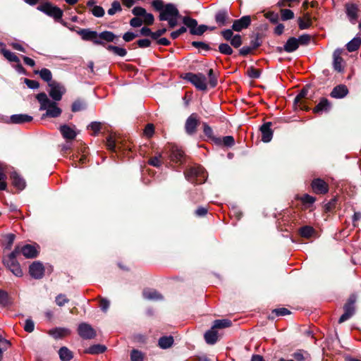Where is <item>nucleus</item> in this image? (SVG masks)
<instances>
[{
    "mask_svg": "<svg viewBox=\"0 0 361 361\" xmlns=\"http://www.w3.org/2000/svg\"><path fill=\"white\" fill-rule=\"evenodd\" d=\"M179 18V11L173 4H165L164 9L161 11L159 16L161 21L168 22L170 28H173L178 25Z\"/></svg>",
    "mask_w": 361,
    "mask_h": 361,
    "instance_id": "1",
    "label": "nucleus"
},
{
    "mask_svg": "<svg viewBox=\"0 0 361 361\" xmlns=\"http://www.w3.org/2000/svg\"><path fill=\"white\" fill-rule=\"evenodd\" d=\"M37 99L40 103V110H46V116L53 118L58 117L61 114V109L58 107L56 103L50 100L45 93L37 95Z\"/></svg>",
    "mask_w": 361,
    "mask_h": 361,
    "instance_id": "2",
    "label": "nucleus"
},
{
    "mask_svg": "<svg viewBox=\"0 0 361 361\" xmlns=\"http://www.w3.org/2000/svg\"><path fill=\"white\" fill-rule=\"evenodd\" d=\"M19 253L20 246L18 245L16 247L15 250L4 260L6 267L15 276L18 277L23 276V271L20 268V265L16 260V257Z\"/></svg>",
    "mask_w": 361,
    "mask_h": 361,
    "instance_id": "3",
    "label": "nucleus"
},
{
    "mask_svg": "<svg viewBox=\"0 0 361 361\" xmlns=\"http://www.w3.org/2000/svg\"><path fill=\"white\" fill-rule=\"evenodd\" d=\"M37 9L50 17H52L56 20H61L63 14V11L60 8L52 5L49 2H44L42 4L37 6Z\"/></svg>",
    "mask_w": 361,
    "mask_h": 361,
    "instance_id": "4",
    "label": "nucleus"
},
{
    "mask_svg": "<svg viewBox=\"0 0 361 361\" xmlns=\"http://www.w3.org/2000/svg\"><path fill=\"white\" fill-rule=\"evenodd\" d=\"M185 174L186 178L192 183L200 184L206 180L204 169L200 166L190 168Z\"/></svg>",
    "mask_w": 361,
    "mask_h": 361,
    "instance_id": "5",
    "label": "nucleus"
},
{
    "mask_svg": "<svg viewBox=\"0 0 361 361\" xmlns=\"http://www.w3.org/2000/svg\"><path fill=\"white\" fill-rule=\"evenodd\" d=\"M184 78L200 90H205L207 87V78L202 73H188L185 74Z\"/></svg>",
    "mask_w": 361,
    "mask_h": 361,
    "instance_id": "6",
    "label": "nucleus"
},
{
    "mask_svg": "<svg viewBox=\"0 0 361 361\" xmlns=\"http://www.w3.org/2000/svg\"><path fill=\"white\" fill-rule=\"evenodd\" d=\"M356 300L355 295L350 296L347 302L343 306L344 313L339 318L338 323L341 324L348 320L355 314Z\"/></svg>",
    "mask_w": 361,
    "mask_h": 361,
    "instance_id": "7",
    "label": "nucleus"
},
{
    "mask_svg": "<svg viewBox=\"0 0 361 361\" xmlns=\"http://www.w3.org/2000/svg\"><path fill=\"white\" fill-rule=\"evenodd\" d=\"M49 86L50 87L49 92L50 97L54 101H60L66 92L65 87L56 82H51Z\"/></svg>",
    "mask_w": 361,
    "mask_h": 361,
    "instance_id": "8",
    "label": "nucleus"
},
{
    "mask_svg": "<svg viewBox=\"0 0 361 361\" xmlns=\"http://www.w3.org/2000/svg\"><path fill=\"white\" fill-rule=\"evenodd\" d=\"M199 118L197 114H192L186 120L185 123V130L187 134L193 135L197 131L199 126Z\"/></svg>",
    "mask_w": 361,
    "mask_h": 361,
    "instance_id": "9",
    "label": "nucleus"
},
{
    "mask_svg": "<svg viewBox=\"0 0 361 361\" xmlns=\"http://www.w3.org/2000/svg\"><path fill=\"white\" fill-rule=\"evenodd\" d=\"M78 334L84 339H92L96 336L95 330L88 324L82 323L78 328Z\"/></svg>",
    "mask_w": 361,
    "mask_h": 361,
    "instance_id": "10",
    "label": "nucleus"
},
{
    "mask_svg": "<svg viewBox=\"0 0 361 361\" xmlns=\"http://www.w3.org/2000/svg\"><path fill=\"white\" fill-rule=\"evenodd\" d=\"M29 271L33 278L41 279L44 275V268L41 262H35L30 266Z\"/></svg>",
    "mask_w": 361,
    "mask_h": 361,
    "instance_id": "11",
    "label": "nucleus"
},
{
    "mask_svg": "<svg viewBox=\"0 0 361 361\" xmlns=\"http://www.w3.org/2000/svg\"><path fill=\"white\" fill-rule=\"evenodd\" d=\"M312 188L317 194H325L329 190L327 183L320 178L314 179L312 182Z\"/></svg>",
    "mask_w": 361,
    "mask_h": 361,
    "instance_id": "12",
    "label": "nucleus"
},
{
    "mask_svg": "<svg viewBox=\"0 0 361 361\" xmlns=\"http://www.w3.org/2000/svg\"><path fill=\"white\" fill-rule=\"evenodd\" d=\"M250 17L249 16H245L233 22L232 29L236 32H240L242 30L247 28L250 25Z\"/></svg>",
    "mask_w": 361,
    "mask_h": 361,
    "instance_id": "13",
    "label": "nucleus"
},
{
    "mask_svg": "<svg viewBox=\"0 0 361 361\" xmlns=\"http://www.w3.org/2000/svg\"><path fill=\"white\" fill-rule=\"evenodd\" d=\"M342 51L339 49H336L333 54L334 57V68L336 71L338 72H342L343 71L344 66H343V60L341 58Z\"/></svg>",
    "mask_w": 361,
    "mask_h": 361,
    "instance_id": "14",
    "label": "nucleus"
},
{
    "mask_svg": "<svg viewBox=\"0 0 361 361\" xmlns=\"http://www.w3.org/2000/svg\"><path fill=\"white\" fill-rule=\"evenodd\" d=\"M262 140L264 142H269L271 140L273 136V132L271 129V123H266L262 126Z\"/></svg>",
    "mask_w": 361,
    "mask_h": 361,
    "instance_id": "15",
    "label": "nucleus"
},
{
    "mask_svg": "<svg viewBox=\"0 0 361 361\" xmlns=\"http://www.w3.org/2000/svg\"><path fill=\"white\" fill-rule=\"evenodd\" d=\"M348 93V90L345 85H339L335 87L331 92V96L334 98L341 99L345 97Z\"/></svg>",
    "mask_w": 361,
    "mask_h": 361,
    "instance_id": "16",
    "label": "nucleus"
},
{
    "mask_svg": "<svg viewBox=\"0 0 361 361\" xmlns=\"http://www.w3.org/2000/svg\"><path fill=\"white\" fill-rule=\"evenodd\" d=\"M20 252H22L26 258H34L37 255V250L35 246L25 245L20 247Z\"/></svg>",
    "mask_w": 361,
    "mask_h": 361,
    "instance_id": "17",
    "label": "nucleus"
},
{
    "mask_svg": "<svg viewBox=\"0 0 361 361\" xmlns=\"http://www.w3.org/2000/svg\"><path fill=\"white\" fill-rule=\"evenodd\" d=\"M60 132L63 137L66 140H73L77 135L75 128L67 125L61 126L60 127Z\"/></svg>",
    "mask_w": 361,
    "mask_h": 361,
    "instance_id": "18",
    "label": "nucleus"
},
{
    "mask_svg": "<svg viewBox=\"0 0 361 361\" xmlns=\"http://www.w3.org/2000/svg\"><path fill=\"white\" fill-rule=\"evenodd\" d=\"M11 178L12 180L13 185L16 188L19 190H23L25 188V180L16 171L11 173Z\"/></svg>",
    "mask_w": 361,
    "mask_h": 361,
    "instance_id": "19",
    "label": "nucleus"
},
{
    "mask_svg": "<svg viewBox=\"0 0 361 361\" xmlns=\"http://www.w3.org/2000/svg\"><path fill=\"white\" fill-rule=\"evenodd\" d=\"M358 7L355 4L346 6V13L352 23H355L357 18Z\"/></svg>",
    "mask_w": 361,
    "mask_h": 361,
    "instance_id": "20",
    "label": "nucleus"
},
{
    "mask_svg": "<svg viewBox=\"0 0 361 361\" xmlns=\"http://www.w3.org/2000/svg\"><path fill=\"white\" fill-rule=\"evenodd\" d=\"M49 334L54 338L58 339L68 336L71 334V331L66 328H56L51 330Z\"/></svg>",
    "mask_w": 361,
    "mask_h": 361,
    "instance_id": "21",
    "label": "nucleus"
},
{
    "mask_svg": "<svg viewBox=\"0 0 361 361\" xmlns=\"http://www.w3.org/2000/svg\"><path fill=\"white\" fill-rule=\"evenodd\" d=\"M32 120V117L27 114H15L11 116V121L13 123H24Z\"/></svg>",
    "mask_w": 361,
    "mask_h": 361,
    "instance_id": "22",
    "label": "nucleus"
},
{
    "mask_svg": "<svg viewBox=\"0 0 361 361\" xmlns=\"http://www.w3.org/2000/svg\"><path fill=\"white\" fill-rule=\"evenodd\" d=\"M228 18L226 10L219 11L215 15V20L219 27L224 26Z\"/></svg>",
    "mask_w": 361,
    "mask_h": 361,
    "instance_id": "23",
    "label": "nucleus"
},
{
    "mask_svg": "<svg viewBox=\"0 0 361 361\" xmlns=\"http://www.w3.org/2000/svg\"><path fill=\"white\" fill-rule=\"evenodd\" d=\"M143 296L145 299L149 300H160L162 299V295L155 290H145L143 291Z\"/></svg>",
    "mask_w": 361,
    "mask_h": 361,
    "instance_id": "24",
    "label": "nucleus"
},
{
    "mask_svg": "<svg viewBox=\"0 0 361 361\" xmlns=\"http://www.w3.org/2000/svg\"><path fill=\"white\" fill-rule=\"evenodd\" d=\"M299 47L298 40L295 37H290L284 45V50L287 52L295 51Z\"/></svg>",
    "mask_w": 361,
    "mask_h": 361,
    "instance_id": "25",
    "label": "nucleus"
},
{
    "mask_svg": "<svg viewBox=\"0 0 361 361\" xmlns=\"http://www.w3.org/2000/svg\"><path fill=\"white\" fill-rule=\"evenodd\" d=\"M330 103L326 98H322L319 103L314 108V113L327 111L330 109Z\"/></svg>",
    "mask_w": 361,
    "mask_h": 361,
    "instance_id": "26",
    "label": "nucleus"
},
{
    "mask_svg": "<svg viewBox=\"0 0 361 361\" xmlns=\"http://www.w3.org/2000/svg\"><path fill=\"white\" fill-rule=\"evenodd\" d=\"M13 303L8 293L5 290H0V306L6 307L11 305Z\"/></svg>",
    "mask_w": 361,
    "mask_h": 361,
    "instance_id": "27",
    "label": "nucleus"
},
{
    "mask_svg": "<svg viewBox=\"0 0 361 361\" xmlns=\"http://www.w3.org/2000/svg\"><path fill=\"white\" fill-rule=\"evenodd\" d=\"M204 339L209 344H214L218 340V334L213 328L204 334Z\"/></svg>",
    "mask_w": 361,
    "mask_h": 361,
    "instance_id": "28",
    "label": "nucleus"
},
{
    "mask_svg": "<svg viewBox=\"0 0 361 361\" xmlns=\"http://www.w3.org/2000/svg\"><path fill=\"white\" fill-rule=\"evenodd\" d=\"M78 33L82 37V39L92 41V39L95 38L97 32L89 29H82L78 31Z\"/></svg>",
    "mask_w": 361,
    "mask_h": 361,
    "instance_id": "29",
    "label": "nucleus"
},
{
    "mask_svg": "<svg viewBox=\"0 0 361 361\" xmlns=\"http://www.w3.org/2000/svg\"><path fill=\"white\" fill-rule=\"evenodd\" d=\"M173 343V338L171 336L161 337L159 340V346L162 349L170 348Z\"/></svg>",
    "mask_w": 361,
    "mask_h": 361,
    "instance_id": "30",
    "label": "nucleus"
},
{
    "mask_svg": "<svg viewBox=\"0 0 361 361\" xmlns=\"http://www.w3.org/2000/svg\"><path fill=\"white\" fill-rule=\"evenodd\" d=\"M106 350V347L104 345L101 344H95L90 346L88 349L86 350V353L92 355L99 354L105 352Z\"/></svg>",
    "mask_w": 361,
    "mask_h": 361,
    "instance_id": "31",
    "label": "nucleus"
},
{
    "mask_svg": "<svg viewBox=\"0 0 361 361\" xmlns=\"http://www.w3.org/2000/svg\"><path fill=\"white\" fill-rule=\"evenodd\" d=\"M59 355L61 361H69L73 358L72 352L66 347L61 348Z\"/></svg>",
    "mask_w": 361,
    "mask_h": 361,
    "instance_id": "32",
    "label": "nucleus"
},
{
    "mask_svg": "<svg viewBox=\"0 0 361 361\" xmlns=\"http://www.w3.org/2000/svg\"><path fill=\"white\" fill-rule=\"evenodd\" d=\"M183 157V152L178 147H173L171 149V159L173 161L180 162Z\"/></svg>",
    "mask_w": 361,
    "mask_h": 361,
    "instance_id": "33",
    "label": "nucleus"
},
{
    "mask_svg": "<svg viewBox=\"0 0 361 361\" xmlns=\"http://www.w3.org/2000/svg\"><path fill=\"white\" fill-rule=\"evenodd\" d=\"M361 44V38L360 37H354L351 41H350L347 44L346 47L348 51L352 52L357 50Z\"/></svg>",
    "mask_w": 361,
    "mask_h": 361,
    "instance_id": "34",
    "label": "nucleus"
},
{
    "mask_svg": "<svg viewBox=\"0 0 361 361\" xmlns=\"http://www.w3.org/2000/svg\"><path fill=\"white\" fill-rule=\"evenodd\" d=\"M298 25H299V27L301 30L308 28L311 25V20H310V15L306 13L303 18H298Z\"/></svg>",
    "mask_w": 361,
    "mask_h": 361,
    "instance_id": "35",
    "label": "nucleus"
},
{
    "mask_svg": "<svg viewBox=\"0 0 361 361\" xmlns=\"http://www.w3.org/2000/svg\"><path fill=\"white\" fill-rule=\"evenodd\" d=\"M232 322L228 319H217L214 322L212 328L215 329H224L231 326Z\"/></svg>",
    "mask_w": 361,
    "mask_h": 361,
    "instance_id": "36",
    "label": "nucleus"
},
{
    "mask_svg": "<svg viewBox=\"0 0 361 361\" xmlns=\"http://www.w3.org/2000/svg\"><path fill=\"white\" fill-rule=\"evenodd\" d=\"M1 52L2 53L4 56L9 61L16 63L19 62L18 57L14 53L10 51L9 50L2 48L1 49Z\"/></svg>",
    "mask_w": 361,
    "mask_h": 361,
    "instance_id": "37",
    "label": "nucleus"
},
{
    "mask_svg": "<svg viewBox=\"0 0 361 361\" xmlns=\"http://www.w3.org/2000/svg\"><path fill=\"white\" fill-rule=\"evenodd\" d=\"M36 74H39L40 78L46 82H51L52 78L51 72L47 68H42L40 71H35Z\"/></svg>",
    "mask_w": 361,
    "mask_h": 361,
    "instance_id": "38",
    "label": "nucleus"
},
{
    "mask_svg": "<svg viewBox=\"0 0 361 361\" xmlns=\"http://www.w3.org/2000/svg\"><path fill=\"white\" fill-rule=\"evenodd\" d=\"M107 49L111 51L115 54L120 56H125L127 54V51L125 49L116 46L108 45Z\"/></svg>",
    "mask_w": 361,
    "mask_h": 361,
    "instance_id": "39",
    "label": "nucleus"
},
{
    "mask_svg": "<svg viewBox=\"0 0 361 361\" xmlns=\"http://www.w3.org/2000/svg\"><path fill=\"white\" fill-rule=\"evenodd\" d=\"M183 23L190 29V30H195L197 25V22L195 19L191 18L188 16H185L183 18Z\"/></svg>",
    "mask_w": 361,
    "mask_h": 361,
    "instance_id": "40",
    "label": "nucleus"
},
{
    "mask_svg": "<svg viewBox=\"0 0 361 361\" xmlns=\"http://www.w3.org/2000/svg\"><path fill=\"white\" fill-rule=\"evenodd\" d=\"M10 345V341L3 337L0 338V361H2L4 351L6 350Z\"/></svg>",
    "mask_w": 361,
    "mask_h": 361,
    "instance_id": "41",
    "label": "nucleus"
},
{
    "mask_svg": "<svg viewBox=\"0 0 361 361\" xmlns=\"http://www.w3.org/2000/svg\"><path fill=\"white\" fill-rule=\"evenodd\" d=\"M314 233V230L311 226H304L300 228V233L302 237L305 238H310L311 237L313 233Z\"/></svg>",
    "mask_w": 361,
    "mask_h": 361,
    "instance_id": "42",
    "label": "nucleus"
},
{
    "mask_svg": "<svg viewBox=\"0 0 361 361\" xmlns=\"http://www.w3.org/2000/svg\"><path fill=\"white\" fill-rule=\"evenodd\" d=\"M90 11L93 16L97 18H101L104 15V10L100 6H94L90 8Z\"/></svg>",
    "mask_w": 361,
    "mask_h": 361,
    "instance_id": "43",
    "label": "nucleus"
},
{
    "mask_svg": "<svg viewBox=\"0 0 361 361\" xmlns=\"http://www.w3.org/2000/svg\"><path fill=\"white\" fill-rule=\"evenodd\" d=\"M99 37L106 42H113L115 38V35L111 32L104 31L99 34Z\"/></svg>",
    "mask_w": 361,
    "mask_h": 361,
    "instance_id": "44",
    "label": "nucleus"
},
{
    "mask_svg": "<svg viewBox=\"0 0 361 361\" xmlns=\"http://www.w3.org/2000/svg\"><path fill=\"white\" fill-rule=\"evenodd\" d=\"M121 11V6L118 1H115L112 3L111 7L108 10V14L110 16L114 15L116 12Z\"/></svg>",
    "mask_w": 361,
    "mask_h": 361,
    "instance_id": "45",
    "label": "nucleus"
},
{
    "mask_svg": "<svg viewBox=\"0 0 361 361\" xmlns=\"http://www.w3.org/2000/svg\"><path fill=\"white\" fill-rule=\"evenodd\" d=\"M143 354L137 350H133L130 353V360L131 361H143Z\"/></svg>",
    "mask_w": 361,
    "mask_h": 361,
    "instance_id": "46",
    "label": "nucleus"
},
{
    "mask_svg": "<svg viewBox=\"0 0 361 361\" xmlns=\"http://www.w3.org/2000/svg\"><path fill=\"white\" fill-rule=\"evenodd\" d=\"M281 19L283 20H290L294 18V13L290 9H281Z\"/></svg>",
    "mask_w": 361,
    "mask_h": 361,
    "instance_id": "47",
    "label": "nucleus"
},
{
    "mask_svg": "<svg viewBox=\"0 0 361 361\" xmlns=\"http://www.w3.org/2000/svg\"><path fill=\"white\" fill-rule=\"evenodd\" d=\"M219 50L223 54L231 55L233 53L232 48L228 44H221Z\"/></svg>",
    "mask_w": 361,
    "mask_h": 361,
    "instance_id": "48",
    "label": "nucleus"
},
{
    "mask_svg": "<svg viewBox=\"0 0 361 361\" xmlns=\"http://www.w3.org/2000/svg\"><path fill=\"white\" fill-rule=\"evenodd\" d=\"M297 198L300 199L304 204L310 205V204H312L315 202V198L312 196L307 195V194L304 195L301 197H298Z\"/></svg>",
    "mask_w": 361,
    "mask_h": 361,
    "instance_id": "49",
    "label": "nucleus"
},
{
    "mask_svg": "<svg viewBox=\"0 0 361 361\" xmlns=\"http://www.w3.org/2000/svg\"><path fill=\"white\" fill-rule=\"evenodd\" d=\"M207 74L209 76L208 84L210 85V87H214L217 84V78L214 75L213 70L209 69Z\"/></svg>",
    "mask_w": 361,
    "mask_h": 361,
    "instance_id": "50",
    "label": "nucleus"
},
{
    "mask_svg": "<svg viewBox=\"0 0 361 361\" xmlns=\"http://www.w3.org/2000/svg\"><path fill=\"white\" fill-rule=\"evenodd\" d=\"M85 104L80 100H77L73 102L72 105V111L74 112L81 111L85 108Z\"/></svg>",
    "mask_w": 361,
    "mask_h": 361,
    "instance_id": "51",
    "label": "nucleus"
},
{
    "mask_svg": "<svg viewBox=\"0 0 361 361\" xmlns=\"http://www.w3.org/2000/svg\"><path fill=\"white\" fill-rule=\"evenodd\" d=\"M55 301L57 305L62 307L65 304L68 303L69 300L66 298L65 295L59 294L56 297Z\"/></svg>",
    "mask_w": 361,
    "mask_h": 361,
    "instance_id": "52",
    "label": "nucleus"
},
{
    "mask_svg": "<svg viewBox=\"0 0 361 361\" xmlns=\"http://www.w3.org/2000/svg\"><path fill=\"white\" fill-rule=\"evenodd\" d=\"M152 6L155 10L159 11V13H161V11H163L165 8V5L164 4L162 0H154L152 1Z\"/></svg>",
    "mask_w": 361,
    "mask_h": 361,
    "instance_id": "53",
    "label": "nucleus"
},
{
    "mask_svg": "<svg viewBox=\"0 0 361 361\" xmlns=\"http://www.w3.org/2000/svg\"><path fill=\"white\" fill-rule=\"evenodd\" d=\"M208 27L207 25H200L197 27H196L195 30H190V33L192 35H202L207 30Z\"/></svg>",
    "mask_w": 361,
    "mask_h": 361,
    "instance_id": "54",
    "label": "nucleus"
},
{
    "mask_svg": "<svg viewBox=\"0 0 361 361\" xmlns=\"http://www.w3.org/2000/svg\"><path fill=\"white\" fill-rule=\"evenodd\" d=\"M231 44L235 48L239 47L242 44L241 36L240 35H234L231 40Z\"/></svg>",
    "mask_w": 361,
    "mask_h": 361,
    "instance_id": "55",
    "label": "nucleus"
},
{
    "mask_svg": "<svg viewBox=\"0 0 361 361\" xmlns=\"http://www.w3.org/2000/svg\"><path fill=\"white\" fill-rule=\"evenodd\" d=\"M106 146L110 150H115L116 148V139L114 136L110 135L106 140Z\"/></svg>",
    "mask_w": 361,
    "mask_h": 361,
    "instance_id": "56",
    "label": "nucleus"
},
{
    "mask_svg": "<svg viewBox=\"0 0 361 361\" xmlns=\"http://www.w3.org/2000/svg\"><path fill=\"white\" fill-rule=\"evenodd\" d=\"M132 13L135 16H142L143 17L146 13V10L142 7L136 6L133 8Z\"/></svg>",
    "mask_w": 361,
    "mask_h": 361,
    "instance_id": "57",
    "label": "nucleus"
},
{
    "mask_svg": "<svg viewBox=\"0 0 361 361\" xmlns=\"http://www.w3.org/2000/svg\"><path fill=\"white\" fill-rule=\"evenodd\" d=\"M154 20V16L152 13H145V14L143 16V20L142 22L147 25H152L153 24Z\"/></svg>",
    "mask_w": 361,
    "mask_h": 361,
    "instance_id": "58",
    "label": "nucleus"
},
{
    "mask_svg": "<svg viewBox=\"0 0 361 361\" xmlns=\"http://www.w3.org/2000/svg\"><path fill=\"white\" fill-rule=\"evenodd\" d=\"M154 130V127L153 124L149 123L146 126L145 130H144V134L148 137H150L153 135Z\"/></svg>",
    "mask_w": 361,
    "mask_h": 361,
    "instance_id": "59",
    "label": "nucleus"
},
{
    "mask_svg": "<svg viewBox=\"0 0 361 361\" xmlns=\"http://www.w3.org/2000/svg\"><path fill=\"white\" fill-rule=\"evenodd\" d=\"M35 329L34 322L31 319H26L25 324L24 326V329L27 332H32Z\"/></svg>",
    "mask_w": 361,
    "mask_h": 361,
    "instance_id": "60",
    "label": "nucleus"
},
{
    "mask_svg": "<svg viewBox=\"0 0 361 361\" xmlns=\"http://www.w3.org/2000/svg\"><path fill=\"white\" fill-rule=\"evenodd\" d=\"M25 82L30 89H37L39 84L37 81L29 79H25Z\"/></svg>",
    "mask_w": 361,
    "mask_h": 361,
    "instance_id": "61",
    "label": "nucleus"
},
{
    "mask_svg": "<svg viewBox=\"0 0 361 361\" xmlns=\"http://www.w3.org/2000/svg\"><path fill=\"white\" fill-rule=\"evenodd\" d=\"M186 28L185 27H181L180 29L173 31L171 33V37L172 39H175L178 38L180 35L185 33L186 32Z\"/></svg>",
    "mask_w": 361,
    "mask_h": 361,
    "instance_id": "62",
    "label": "nucleus"
},
{
    "mask_svg": "<svg viewBox=\"0 0 361 361\" xmlns=\"http://www.w3.org/2000/svg\"><path fill=\"white\" fill-rule=\"evenodd\" d=\"M265 17L272 23H276L279 20V15L274 12H268L265 14Z\"/></svg>",
    "mask_w": 361,
    "mask_h": 361,
    "instance_id": "63",
    "label": "nucleus"
},
{
    "mask_svg": "<svg viewBox=\"0 0 361 361\" xmlns=\"http://www.w3.org/2000/svg\"><path fill=\"white\" fill-rule=\"evenodd\" d=\"M247 74L249 77L252 78H257L260 75V72L259 70L251 68L247 71Z\"/></svg>",
    "mask_w": 361,
    "mask_h": 361,
    "instance_id": "64",
    "label": "nucleus"
}]
</instances>
